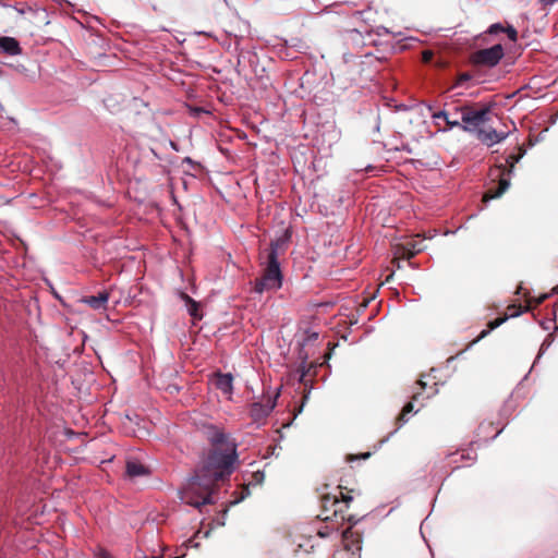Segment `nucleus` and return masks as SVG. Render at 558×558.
<instances>
[{
	"label": "nucleus",
	"instance_id": "1",
	"mask_svg": "<svg viewBox=\"0 0 558 558\" xmlns=\"http://www.w3.org/2000/svg\"><path fill=\"white\" fill-rule=\"evenodd\" d=\"M235 458V445L225 441L221 435L199 472L216 483L232 472Z\"/></svg>",
	"mask_w": 558,
	"mask_h": 558
},
{
	"label": "nucleus",
	"instance_id": "2",
	"mask_svg": "<svg viewBox=\"0 0 558 558\" xmlns=\"http://www.w3.org/2000/svg\"><path fill=\"white\" fill-rule=\"evenodd\" d=\"M490 120V109L483 108L480 110L463 109L461 121L462 129L470 133H475L477 138L487 146H493L505 141L510 131H497L486 123Z\"/></svg>",
	"mask_w": 558,
	"mask_h": 558
},
{
	"label": "nucleus",
	"instance_id": "3",
	"mask_svg": "<svg viewBox=\"0 0 558 558\" xmlns=\"http://www.w3.org/2000/svg\"><path fill=\"white\" fill-rule=\"evenodd\" d=\"M214 485L215 483L210 478L204 477V474L198 471L195 476L189 480L185 487L182 489L181 499L195 508L211 504Z\"/></svg>",
	"mask_w": 558,
	"mask_h": 558
},
{
	"label": "nucleus",
	"instance_id": "4",
	"mask_svg": "<svg viewBox=\"0 0 558 558\" xmlns=\"http://www.w3.org/2000/svg\"><path fill=\"white\" fill-rule=\"evenodd\" d=\"M281 286L282 275L277 259V247L272 245L268 254L267 267L265 268L262 278L255 283V291L258 293L276 291L280 289Z\"/></svg>",
	"mask_w": 558,
	"mask_h": 558
},
{
	"label": "nucleus",
	"instance_id": "5",
	"mask_svg": "<svg viewBox=\"0 0 558 558\" xmlns=\"http://www.w3.org/2000/svg\"><path fill=\"white\" fill-rule=\"evenodd\" d=\"M502 57L504 48L501 45L497 44L493 47L475 52L473 56V61L478 65L494 66L500 61Z\"/></svg>",
	"mask_w": 558,
	"mask_h": 558
},
{
	"label": "nucleus",
	"instance_id": "6",
	"mask_svg": "<svg viewBox=\"0 0 558 558\" xmlns=\"http://www.w3.org/2000/svg\"><path fill=\"white\" fill-rule=\"evenodd\" d=\"M276 402L269 401L267 404H262L259 402H256L251 408V417L254 422L260 423L263 420H265L269 413L275 408Z\"/></svg>",
	"mask_w": 558,
	"mask_h": 558
},
{
	"label": "nucleus",
	"instance_id": "7",
	"mask_svg": "<svg viewBox=\"0 0 558 558\" xmlns=\"http://www.w3.org/2000/svg\"><path fill=\"white\" fill-rule=\"evenodd\" d=\"M109 300L108 292H99L97 295L84 296L81 302L87 304L93 310L99 311L105 310Z\"/></svg>",
	"mask_w": 558,
	"mask_h": 558
},
{
	"label": "nucleus",
	"instance_id": "8",
	"mask_svg": "<svg viewBox=\"0 0 558 558\" xmlns=\"http://www.w3.org/2000/svg\"><path fill=\"white\" fill-rule=\"evenodd\" d=\"M233 378L231 374H216L213 383L222 393L230 396L233 390Z\"/></svg>",
	"mask_w": 558,
	"mask_h": 558
},
{
	"label": "nucleus",
	"instance_id": "9",
	"mask_svg": "<svg viewBox=\"0 0 558 558\" xmlns=\"http://www.w3.org/2000/svg\"><path fill=\"white\" fill-rule=\"evenodd\" d=\"M0 50L9 56H17L22 52L19 41L13 37H0Z\"/></svg>",
	"mask_w": 558,
	"mask_h": 558
},
{
	"label": "nucleus",
	"instance_id": "10",
	"mask_svg": "<svg viewBox=\"0 0 558 558\" xmlns=\"http://www.w3.org/2000/svg\"><path fill=\"white\" fill-rule=\"evenodd\" d=\"M148 473V469L140 462L129 461L126 463V474L130 477L145 476Z\"/></svg>",
	"mask_w": 558,
	"mask_h": 558
},
{
	"label": "nucleus",
	"instance_id": "11",
	"mask_svg": "<svg viewBox=\"0 0 558 558\" xmlns=\"http://www.w3.org/2000/svg\"><path fill=\"white\" fill-rule=\"evenodd\" d=\"M422 240L413 239L405 243L404 245V256L408 258L413 257L415 254L420 253L423 250Z\"/></svg>",
	"mask_w": 558,
	"mask_h": 558
},
{
	"label": "nucleus",
	"instance_id": "12",
	"mask_svg": "<svg viewBox=\"0 0 558 558\" xmlns=\"http://www.w3.org/2000/svg\"><path fill=\"white\" fill-rule=\"evenodd\" d=\"M510 186V181L508 179H505V178H501L499 180V185H498V189L495 193H492L490 191L487 192L483 199L485 202L489 201V199H493V198H496V197H499L500 195H502Z\"/></svg>",
	"mask_w": 558,
	"mask_h": 558
},
{
	"label": "nucleus",
	"instance_id": "13",
	"mask_svg": "<svg viewBox=\"0 0 558 558\" xmlns=\"http://www.w3.org/2000/svg\"><path fill=\"white\" fill-rule=\"evenodd\" d=\"M508 316H505V317H501V318H497L495 320H492L489 324H488V329L486 330H483L480 336L477 337L476 340H481L483 338H485L492 330H494L495 328L499 327L501 324H504L506 320H507Z\"/></svg>",
	"mask_w": 558,
	"mask_h": 558
},
{
	"label": "nucleus",
	"instance_id": "14",
	"mask_svg": "<svg viewBox=\"0 0 558 558\" xmlns=\"http://www.w3.org/2000/svg\"><path fill=\"white\" fill-rule=\"evenodd\" d=\"M183 299H184V301L186 303V308H187V312L190 313V315L195 317V318H201V316L197 313V311H198V303H196L194 300H192L186 294L183 295Z\"/></svg>",
	"mask_w": 558,
	"mask_h": 558
},
{
	"label": "nucleus",
	"instance_id": "15",
	"mask_svg": "<svg viewBox=\"0 0 558 558\" xmlns=\"http://www.w3.org/2000/svg\"><path fill=\"white\" fill-rule=\"evenodd\" d=\"M413 410V404L408 403L404 405L402 413L399 415L398 420L401 422V424L405 423L408 420L405 418V415L410 413Z\"/></svg>",
	"mask_w": 558,
	"mask_h": 558
},
{
	"label": "nucleus",
	"instance_id": "16",
	"mask_svg": "<svg viewBox=\"0 0 558 558\" xmlns=\"http://www.w3.org/2000/svg\"><path fill=\"white\" fill-rule=\"evenodd\" d=\"M505 32V27L500 23H496L489 26L488 33L492 35Z\"/></svg>",
	"mask_w": 558,
	"mask_h": 558
},
{
	"label": "nucleus",
	"instance_id": "17",
	"mask_svg": "<svg viewBox=\"0 0 558 558\" xmlns=\"http://www.w3.org/2000/svg\"><path fill=\"white\" fill-rule=\"evenodd\" d=\"M505 32L507 33L509 39L515 41L518 38V33L512 26L505 27Z\"/></svg>",
	"mask_w": 558,
	"mask_h": 558
},
{
	"label": "nucleus",
	"instance_id": "18",
	"mask_svg": "<svg viewBox=\"0 0 558 558\" xmlns=\"http://www.w3.org/2000/svg\"><path fill=\"white\" fill-rule=\"evenodd\" d=\"M433 119L437 120V119H444L446 120L448 118V114L446 111H438V112H435L433 113Z\"/></svg>",
	"mask_w": 558,
	"mask_h": 558
},
{
	"label": "nucleus",
	"instance_id": "19",
	"mask_svg": "<svg viewBox=\"0 0 558 558\" xmlns=\"http://www.w3.org/2000/svg\"><path fill=\"white\" fill-rule=\"evenodd\" d=\"M445 121H446L447 125H448L450 129H452V128H454V126H461V128L463 126V124L461 125V124H460V122H459L458 120H453V121H452V120H450L449 118H447Z\"/></svg>",
	"mask_w": 558,
	"mask_h": 558
},
{
	"label": "nucleus",
	"instance_id": "20",
	"mask_svg": "<svg viewBox=\"0 0 558 558\" xmlns=\"http://www.w3.org/2000/svg\"><path fill=\"white\" fill-rule=\"evenodd\" d=\"M519 158L520 157H515V156H509V158L507 159V162L509 163L510 166V171L512 170V168L514 167V163L519 161Z\"/></svg>",
	"mask_w": 558,
	"mask_h": 558
},
{
	"label": "nucleus",
	"instance_id": "21",
	"mask_svg": "<svg viewBox=\"0 0 558 558\" xmlns=\"http://www.w3.org/2000/svg\"><path fill=\"white\" fill-rule=\"evenodd\" d=\"M423 58H424V60H425V61H429V60H430V58H432V52H429V51H425V52L423 53Z\"/></svg>",
	"mask_w": 558,
	"mask_h": 558
},
{
	"label": "nucleus",
	"instance_id": "22",
	"mask_svg": "<svg viewBox=\"0 0 558 558\" xmlns=\"http://www.w3.org/2000/svg\"><path fill=\"white\" fill-rule=\"evenodd\" d=\"M518 315H519V312H517V311H513V312H511L509 314V316H511V317H514V316H518Z\"/></svg>",
	"mask_w": 558,
	"mask_h": 558
},
{
	"label": "nucleus",
	"instance_id": "23",
	"mask_svg": "<svg viewBox=\"0 0 558 558\" xmlns=\"http://www.w3.org/2000/svg\"><path fill=\"white\" fill-rule=\"evenodd\" d=\"M469 78H470V76L468 74L461 75V80H469Z\"/></svg>",
	"mask_w": 558,
	"mask_h": 558
},
{
	"label": "nucleus",
	"instance_id": "24",
	"mask_svg": "<svg viewBox=\"0 0 558 558\" xmlns=\"http://www.w3.org/2000/svg\"><path fill=\"white\" fill-rule=\"evenodd\" d=\"M551 292H553V293H558V286H557V287H555V288L553 289V291H551Z\"/></svg>",
	"mask_w": 558,
	"mask_h": 558
},
{
	"label": "nucleus",
	"instance_id": "25",
	"mask_svg": "<svg viewBox=\"0 0 558 558\" xmlns=\"http://www.w3.org/2000/svg\"><path fill=\"white\" fill-rule=\"evenodd\" d=\"M545 299H546V295L542 296V298H541V300H539V302H542V301H543V300H545Z\"/></svg>",
	"mask_w": 558,
	"mask_h": 558
}]
</instances>
